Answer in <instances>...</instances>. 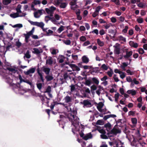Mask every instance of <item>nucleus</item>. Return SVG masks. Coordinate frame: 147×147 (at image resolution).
<instances>
[{
  "label": "nucleus",
  "instance_id": "41",
  "mask_svg": "<svg viewBox=\"0 0 147 147\" xmlns=\"http://www.w3.org/2000/svg\"><path fill=\"white\" fill-rule=\"evenodd\" d=\"M36 86L37 88L39 90H40L41 89L42 85L41 83H37L36 84Z\"/></svg>",
  "mask_w": 147,
  "mask_h": 147
},
{
  "label": "nucleus",
  "instance_id": "50",
  "mask_svg": "<svg viewBox=\"0 0 147 147\" xmlns=\"http://www.w3.org/2000/svg\"><path fill=\"white\" fill-rule=\"evenodd\" d=\"M90 88L91 90H95L96 89L97 87L95 85L93 84L91 86Z\"/></svg>",
  "mask_w": 147,
  "mask_h": 147
},
{
  "label": "nucleus",
  "instance_id": "34",
  "mask_svg": "<svg viewBox=\"0 0 147 147\" xmlns=\"http://www.w3.org/2000/svg\"><path fill=\"white\" fill-rule=\"evenodd\" d=\"M16 46L18 48H19L22 45V43L19 41V40L16 42Z\"/></svg>",
  "mask_w": 147,
  "mask_h": 147
},
{
  "label": "nucleus",
  "instance_id": "4",
  "mask_svg": "<svg viewBox=\"0 0 147 147\" xmlns=\"http://www.w3.org/2000/svg\"><path fill=\"white\" fill-rule=\"evenodd\" d=\"M125 121L121 119H119L117 121H116V123L118 124V126L120 127H122L125 125Z\"/></svg>",
  "mask_w": 147,
  "mask_h": 147
},
{
  "label": "nucleus",
  "instance_id": "3",
  "mask_svg": "<svg viewBox=\"0 0 147 147\" xmlns=\"http://www.w3.org/2000/svg\"><path fill=\"white\" fill-rule=\"evenodd\" d=\"M29 22L32 25L37 26L41 28H42L45 25L44 23L42 22H34L31 21H30Z\"/></svg>",
  "mask_w": 147,
  "mask_h": 147
},
{
  "label": "nucleus",
  "instance_id": "64",
  "mask_svg": "<svg viewBox=\"0 0 147 147\" xmlns=\"http://www.w3.org/2000/svg\"><path fill=\"white\" fill-rule=\"evenodd\" d=\"M117 20L114 17H113L111 18V21L113 23H115L116 22Z\"/></svg>",
  "mask_w": 147,
  "mask_h": 147
},
{
  "label": "nucleus",
  "instance_id": "10",
  "mask_svg": "<svg viewBox=\"0 0 147 147\" xmlns=\"http://www.w3.org/2000/svg\"><path fill=\"white\" fill-rule=\"evenodd\" d=\"M81 103L84 105V106L88 107H90L91 105V103L88 100H84Z\"/></svg>",
  "mask_w": 147,
  "mask_h": 147
},
{
  "label": "nucleus",
  "instance_id": "61",
  "mask_svg": "<svg viewBox=\"0 0 147 147\" xmlns=\"http://www.w3.org/2000/svg\"><path fill=\"white\" fill-rule=\"evenodd\" d=\"M92 33H95L96 35H98V31L97 29H94L92 32Z\"/></svg>",
  "mask_w": 147,
  "mask_h": 147
},
{
  "label": "nucleus",
  "instance_id": "40",
  "mask_svg": "<svg viewBox=\"0 0 147 147\" xmlns=\"http://www.w3.org/2000/svg\"><path fill=\"white\" fill-rule=\"evenodd\" d=\"M104 105V104L102 102H100L98 104L97 106V107H99L100 108H102Z\"/></svg>",
  "mask_w": 147,
  "mask_h": 147
},
{
  "label": "nucleus",
  "instance_id": "33",
  "mask_svg": "<svg viewBox=\"0 0 147 147\" xmlns=\"http://www.w3.org/2000/svg\"><path fill=\"white\" fill-rule=\"evenodd\" d=\"M104 126L106 128H108L110 129L111 127V125L108 122L107 123L105 124Z\"/></svg>",
  "mask_w": 147,
  "mask_h": 147
},
{
  "label": "nucleus",
  "instance_id": "9",
  "mask_svg": "<svg viewBox=\"0 0 147 147\" xmlns=\"http://www.w3.org/2000/svg\"><path fill=\"white\" fill-rule=\"evenodd\" d=\"M69 66L72 69L73 71H79L80 70V68L75 64H69Z\"/></svg>",
  "mask_w": 147,
  "mask_h": 147
},
{
  "label": "nucleus",
  "instance_id": "53",
  "mask_svg": "<svg viewBox=\"0 0 147 147\" xmlns=\"http://www.w3.org/2000/svg\"><path fill=\"white\" fill-rule=\"evenodd\" d=\"M64 42L66 45H70L71 43V41L69 40H67L64 41Z\"/></svg>",
  "mask_w": 147,
  "mask_h": 147
},
{
  "label": "nucleus",
  "instance_id": "14",
  "mask_svg": "<svg viewBox=\"0 0 147 147\" xmlns=\"http://www.w3.org/2000/svg\"><path fill=\"white\" fill-rule=\"evenodd\" d=\"M92 134L90 133L88 134H87L85 135L83 138V139L85 140H87L89 139L92 138Z\"/></svg>",
  "mask_w": 147,
  "mask_h": 147
},
{
  "label": "nucleus",
  "instance_id": "12",
  "mask_svg": "<svg viewBox=\"0 0 147 147\" xmlns=\"http://www.w3.org/2000/svg\"><path fill=\"white\" fill-rule=\"evenodd\" d=\"M126 55H124L123 57L125 59H127L132 55L133 52L131 51H126Z\"/></svg>",
  "mask_w": 147,
  "mask_h": 147
},
{
  "label": "nucleus",
  "instance_id": "44",
  "mask_svg": "<svg viewBox=\"0 0 147 147\" xmlns=\"http://www.w3.org/2000/svg\"><path fill=\"white\" fill-rule=\"evenodd\" d=\"M119 38L120 40H121L124 42L126 41L125 38L123 37L122 36H119Z\"/></svg>",
  "mask_w": 147,
  "mask_h": 147
},
{
  "label": "nucleus",
  "instance_id": "15",
  "mask_svg": "<svg viewBox=\"0 0 147 147\" xmlns=\"http://www.w3.org/2000/svg\"><path fill=\"white\" fill-rule=\"evenodd\" d=\"M64 99L65 100V102L68 103L71 102L72 99L71 97L69 96L68 95H67L65 97Z\"/></svg>",
  "mask_w": 147,
  "mask_h": 147
},
{
  "label": "nucleus",
  "instance_id": "26",
  "mask_svg": "<svg viewBox=\"0 0 147 147\" xmlns=\"http://www.w3.org/2000/svg\"><path fill=\"white\" fill-rule=\"evenodd\" d=\"M114 53L117 55H119L120 53V49L117 47H116L114 50Z\"/></svg>",
  "mask_w": 147,
  "mask_h": 147
},
{
  "label": "nucleus",
  "instance_id": "38",
  "mask_svg": "<svg viewBox=\"0 0 147 147\" xmlns=\"http://www.w3.org/2000/svg\"><path fill=\"white\" fill-rule=\"evenodd\" d=\"M23 27V25L22 24H19L13 25V28L18 27L21 28Z\"/></svg>",
  "mask_w": 147,
  "mask_h": 147
},
{
  "label": "nucleus",
  "instance_id": "42",
  "mask_svg": "<svg viewBox=\"0 0 147 147\" xmlns=\"http://www.w3.org/2000/svg\"><path fill=\"white\" fill-rule=\"evenodd\" d=\"M33 50L34 51V53L39 54L40 53V51L38 49L34 48L33 49Z\"/></svg>",
  "mask_w": 147,
  "mask_h": 147
},
{
  "label": "nucleus",
  "instance_id": "7",
  "mask_svg": "<svg viewBox=\"0 0 147 147\" xmlns=\"http://www.w3.org/2000/svg\"><path fill=\"white\" fill-rule=\"evenodd\" d=\"M42 70L44 72L46 75H49L51 69L49 68L43 66L42 68Z\"/></svg>",
  "mask_w": 147,
  "mask_h": 147
},
{
  "label": "nucleus",
  "instance_id": "63",
  "mask_svg": "<svg viewBox=\"0 0 147 147\" xmlns=\"http://www.w3.org/2000/svg\"><path fill=\"white\" fill-rule=\"evenodd\" d=\"M50 9L52 12H53L56 9V8L53 6H51L50 7Z\"/></svg>",
  "mask_w": 147,
  "mask_h": 147
},
{
  "label": "nucleus",
  "instance_id": "52",
  "mask_svg": "<svg viewBox=\"0 0 147 147\" xmlns=\"http://www.w3.org/2000/svg\"><path fill=\"white\" fill-rule=\"evenodd\" d=\"M98 131L102 134H105L106 133V132L105 130L103 129H99Z\"/></svg>",
  "mask_w": 147,
  "mask_h": 147
},
{
  "label": "nucleus",
  "instance_id": "48",
  "mask_svg": "<svg viewBox=\"0 0 147 147\" xmlns=\"http://www.w3.org/2000/svg\"><path fill=\"white\" fill-rule=\"evenodd\" d=\"M137 22L140 24H141L143 22V20L142 18H138L137 19Z\"/></svg>",
  "mask_w": 147,
  "mask_h": 147
},
{
  "label": "nucleus",
  "instance_id": "22",
  "mask_svg": "<svg viewBox=\"0 0 147 147\" xmlns=\"http://www.w3.org/2000/svg\"><path fill=\"white\" fill-rule=\"evenodd\" d=\"M98 88L99 89L96 91V93L98 96H100V92L101 91V90H103L104 89L103 87L101 86H98Z\"/></svg>",
  "mask_w": 147,
  "mask_h": 147
},
{
  "label": "nucleus",
  "instance_id": "37",
  "mask_svg": "<svg viewBox=\"0 0 147 147\" xmlns=\"http://www.w3.org/2000/svg\"><path fill=\"white\" fill-rule=\"evenodd\" d=\"M64 26H61L58 29L57 31L59 33H60L63 30Z\"/></svg>",
  "mask_w": 147,
  "mask_h": 147
},
{
  "label": "nucleus",
  "instance_id": "27",
  "mask_svg": "<svg viewBox=\"0 0 147 147\" xmlns=\"http://www.w3.org/2000/svg\"><path fill=\"white\" fill-rule=\"evenodd\" d=\"M97 41L98 44L99 46L102 47L104 45V42L102 41H101L99 39H97Z\"/></svg>",
  "mask_w": 147,
  "mask_h": 147
},
{
  "label": "nucleus",
  "instance_id": "58",
  "mask_svg": "<svg viewBox=\"0 0 147 147\" xmlns=\"http://www.w3.org/2000/svg\"><path fill=\"white\" fill-rule=\"evenodd\" d=\"M90 44L89 41L87 40L83 44V46H86Z\"/></svg>",
  "mask_w": 147,
  "mask_h": 147
},
{
  "label": "nucleus",
  "instance_id": "56",
  "mask_svg": "<svg viewBox=\"0 0 147 147\" xmlns=\"http://www.w3.org/2000/svg\"><path fill=\"white\" fill-rule=\"evenodd\" d=\"M131 121L133 124H135L137 122V120L136 118H132L131 119Z\"/></svg>",
  "mask_w": 147,
  "mask_h": 147
},
{
  "label": "nucleus",
  "instance_id": "23",
  "mask_svg": "<svg viewBox=\"0 0 147 147\" xmlns=\"http://www.w3.org/2000/svg\"><path fill=\"white\" fill-rule=\"evenodd\" d=\"M25 57H26L27 59H29L30 58L31 55L30 54V51L29 50H27L26 53L25 54L24 56V58Z\"/></svg>",
  "mask_w": 147,
  "mask_h": 147
},
{
  "label": "nucleus",
  "instance_id": "51",
  "mask_svg": "<svg viewBox=\"0 0 147 147\" xmlns=\"http://www.w3.org/2000/svg\"><path fill=\"white\" fill-rule=\"evenodd\" d=\"M101 138L103 139H107L108 137L107 136L105 135V134H102L100 135Z\"/></svg>",
  "mask_w": 147,
  "mask_h": 147
},
{
  "label": "nucleus",
  "instance_id": "21",
  "mask_svg": "<svg viewBox=\"0 0 147 147\" xmlns=\"http://www.w3.org/2000/svg\"><path fill=\"white\" fill-rule=\"evenodd\" d=\"M67 4L66 3L63 2L62 1L59 5V7L61 8L64 9L66 8Z\"/></svg>",
  "mask_w": 147,
  "mask_h": 147
},
{
  "label": "nucleus",
  "instance_id": "18",
  "mask_svg": "<svg viewBox=\"0 0 147 147\" xmlns=\"http://www.w3.org/2000/svg\"><path fill=\"white\" fill-rule=\"evenodd\" d=\"M45 78L47 82L51 81L53 79V77L52 76L47 75L45 77Z\"/></svg>",
  "mask_w": 147,
  "mask_h": 147
},
{
  "label": "nucleus",
  "instance_id": "43",
  "mask_svg": "<svg viewBox=\"0 0 147 147\" xmlns=\"http://www.w3.org/2000/svg\"><path fill=\"white\" fill-rule=\"evenodd\" d=\"M117 75L114 74L113 76V78L115 82H117L119 81V80L117 77Z\"/></svg>",
  "mask_w": 147,
  "mask_h": 147
},
{
  "label": "nucleus",
  "instance_id": "8",
  "mask_svg": "<svg viewBox=\"0 0 147 147\" xmlns=\"http://www.w3.org/2000/svg\"><path fill=\"white\" fill-rule=\"evenodd\" d=\"M24 35L25 37V41L26 43H28L29 42L28 39L30 36L32 35V33L31 32H28L26 34H24Z\"/></svg>",
  "mask_w": 147,
  "mask_h": 147
},
{
  "label": "nucleus",
  "instance_id": "25",
  "mask_svg": "<svg viewBox=\"0 0 147 147\" xmlns=\"http://www.w3.org/2000/svg\"><path fill=\"white\" fill-rule=\"evenodd\" d=\"M92 80L93 83L95 84L98 85L99 83V81L97 79V78L95 77L93 78Z\"/></svg>",
  "mask_w": 147,
  "mask_h": 147
},
{
  "label": "nucleus",
  "instance_id": "6",
  "mask_svg": "<svg viewBox=\"0 0 147 147\" xmlns=\"http://www.w3.org/2000/svg\"><path fill=\"white\" fill-rule=\"evenodd\" d=\"M35 67L30 68L29 70L26 71H24V73L26 75H28L31 73H34L35 71Z\"/></svg>",
  "mask_w": 147,
  "mask_h": 147
},
{
  "label": "nucleus",
  "instance_id": "45",
  "mask_svg": "<svg viewBox=\"0 0 147 147\" xmlns=\"http://www.w3.org/2000/svg\"><path fill=\"white\" fill-rule=\"evenodd\" d=\"M119 96V94L118 93H117V94H115V101H118Z\"/></svg>",
  "mask_w": 147,
  "mask_h": 147
},
{
  "label": "nucleus",
  "instance_id": "1",
  "mask_svg": "<svg viewBox=\"0 0 147 147\" xmlns=\"http://www.w3.org/2000/svg\"><path fill=\"white\" fill-rule=\"evenodd\" d=\"M76 111L75 110L71 111V113L68 115V117L69 120L71 121L72 124L75 123L73 120L75 121L77 119V117L76 116Z\"/></svg>",
  "mask_w": 147,
  "mask_h": 147
},
{
  "label": "nucleus",
  "instance_id": "46",
  "mask_svg": "<svg viewBox=\"0 0 147 147\" xmlns=\"http://www.w3.org/2000/svg\"><path fill=\"white\" fill-rule=\"evenodd\" d=\"M71 87L70 90L71 92H73L75 89V87L74 85L72 84L70 86Z\"/></svg>",
  "mask_w": 147,
  "mask_h": 147
},
{
  "label": "nucleus",
  "instance_id": "59",
  "mask_svg": "<svg viewBox=\"0 0 147 147\" xmlns=\"http://www.w3.org/2000/svg\"><path fill=\"white\" fill-rule=\"evenodd\" d=\"M126 80L127 82H130L132 81V79L130 76H128L126 78Z\"/></svg>",
  "mask_w": 147,
  "mask_h": 147
},
{
  "label": "nucleus",
  "instance_id": "39",
  "mask_svg": "<svg viewBox=\"0 0 147 147\" xmlns=\"http://www.w3.org/2000/svg\"><path fill=\"white\" fill-rule=\"evenodd\" d=\"M138 52L139 54H142L144 53V50L142 48H140L139 49Z\"/></svg>",
  "mask_w": 147,
  "mask_h": 147
},
{
  "label": "nucleus",
  "instance_id": "19",
  "mask_svg": "<svg viewBox=\"0 0 147 147\" xmlns=\"http://www.w3.org/2000/svg\"><path fill=\"white\" fill-rule=\"evenodd\" d=\"M78 65L81 67H83L84 69H90L91 68V66L86 65L83 66L82 64V63H79Z\"/></svg>",
  "mask_w": 147,
  "mask_h": 147
},
{
  "label": "nucleus",
  "instance_id": "60",
  "mask_svg": "<svg viewBox=\"0 0 147 147\" xmlns=\"http://www.w3.org/2000/svg\"><path fill=\"white\" fill-rule=\"evenodd\" d=\"M135 112L130 111L128 112L129 115H132L134 116L135 114Z\"/></svg>",
  "mask_w": 147,
  "mask_h": 147
},
{
  "label": "nucleus",
  "instance_id": "62",
  "mask_svg": "<svg viewBox=\"0 0 147 147\" xmlns=\"http://www.w3.org/2000/svg\"><path fill=\"white\" fill-rule=\"evenodd\" d=\"M101 9V7L100 6H99L97 7L96 8L95 11L96 12L99 13V11Z\"/></svg>",
  "mask_w": 147,
  "mask_h": 147
},
{
  "label": "nucleus",
  "instance_id": "55",
  "mask_svg": "<svg viewBox=\"0 0 147 147\" xmlns=\"http://www.w3.org/2000/svg\"><path fill=\"white\" fill-rule=\"evenodd\" d=\"M51 87L50 86H49L46 89L45 92L50 93L51 91Z\"/></svg>",
  "mask_w": 147,
  "mask_h": 147
},
{
  "label": "nucleus",
  "instance_id": "17",
  "mask_svg": "<svg viewBox=\"0 0 147 147\" xmlns=\"http://www.w3.org/2000/svg\"><path fill=\"white\" fill-rule=\"evenodd\" d=\"M53 63V61L52 59V57H49L48 59L46 60V63L49 65H51Z\"/></svg>",
  "mask_w": 147,
  "mask_h": 147
},
{
  "label": "nucleus",
  "instance_id": "47",
  "mask_svg": "<svg viewBox=\"0 0 147 147\" xmlns=\"http://www.w3.org/2000/svg\"><path fill=\"white\" fill-rule=\"evenodd\" d=\"M56 1L55 2L56 5L57 6L60 5V4L63 0H56Z\"/></svg>",
  "mask_w": 147,
  "mask_h": 147
},
{
  "label": "nucleus",
  "instance_id": "24",
  "mask_svg": "<svg viewBox=\"0 0 147 147\" xmlns=\"http://www.w3.org/2000/svg\"><path fill=\"white\" fill-rule=\"evenodd\" d=\"M11 17L13 18H15L19 17V15L18 13H14L10 14Z\"/></svg>",
  "mask_w": 147,
  "mask_h": 147
},
{
  "label": "nucleus",
  "instance_id": "49",
  "mask_svg": "<svg viewBox=\"0 0 147 147\" xmlns=\"http://www.w3.org/2000/svg\"><path fill=\"white\" fill-rule=\"evenodd\" d=\"M86 40V38L85 36H82L80 38V40L83 42L85 41Z\"/></svg>",
  "mask_w": 147,
  "mask_h": 147
},
{
  "label": "nucleus",
  "instance_id": "11",
  "mask_svg": "<svg viewBox=\"0 0 147 147\" xmlns=\"http://www.w3.org/2000/svg\"><path fill=\"white\" fill-rule=\"evenodd\" d=\"M80 10L79 9H77L76 11V13L77 16V19L79 20H80L82 19V16L80 15Z\"/></svg>",
  "mask_w": 147,
  "mask_h": 147
},
{
  "label": "nucleus",
  "instance_id": "32",
  "mask_svg": "<svg viewBox=\"0 0 147 147\" xmlns=\"http://www.w3.org/2000/svg\"><path fill=\"white\" fill-rule=\"evenodd\" d=\"M32 3H33L35 5H37L40 4L41 2L40 0H34Z\"/></svg>",
  "mask_w": 147,
  "mask_h": 147
},
{
  "label": "nucleus",
  "instance_id": "16",
  "mask_svg": "<svg viewBox=\"0 0 147 147\" xmlns=\"http://www.w3.org/2000/svg\"><path fill=\"white\" fill-rule=\"evenodd\" d=\"M129 44L131 47H133L135 48H137L138 46V45L137 43H134V42L133 41H130L129 42Z\"/></svg>",
  "mask_w": 147,
  "mask_h": 147
},
{
  "label": "nucleus",
  "instance_id": "31",
  "mask_svg": "<svg viewBox=\"0 0 147 147\" xmlns=\"http://www.w3.org/2000/svg\"><path fill=\"white\" fill-rule=\"evenodd\" d=\"M91 83V81L89 80H86L84 84L86 86H90Z\"/></svg>",
  "mask_w": 147,
  "mask_h": 147
},
{
  "label": "nucleus",
  "instance_id": "35",
  "mask_svg": "<svg viewBox=\"0 0 147 147\" xmlns=\"http://www.w3.org/2000/svg\"><path fill=\"white\" fill-rule=\"evenodd\" d=\"M7 69L9 70L10 71H11L12 72L15 73L16 72V70L13 68L7 67Z\"/></svg>",
  "mask_w": 147,
  "mask_h": 147
},
{
  "label": "nucleus",
  "instance_id": "28",
  "mask_svg": "<svg viewBox=\"0 0 147 147\" xmlns=\"http://www.w3.org/2000/svg\"><path fill=\"white\" fill-rule=\"evenodd\" d=\"M107 74L109 77H111L112 76V74H113V72L112 69H111L110 71H108Z\"/></svg>",
  "mask_w": 147,
  "mask_h": 147
},
{
  "label": "nucleus",
  "instance_id": "54",
  "mask_svg": "<svg viewBox=\"0 0 147 147\" xmlns=\"http://www.w3.org/2000/svg\"><path fill=\"white\" fill-rule=\"evenodd\" d=\"M128 28V27L127 26H125V28L123 30V32L125 33H126L127 32Z\"/></svg>",
  "mask_w": 147,
  "mask_h": 147
},
{
  "label": "nucleus",
  "instance_id": "36",
  "mask_svg": "<svg viewBox=\"0 0 147 147\" xmlns=\"http://www.w3.org/2000/svg\"><path fill=\"white\" fill-rule=\"evenodd\" d=\"M101 68H102L103 69L105 70H107L108 69V67L105 64L102 65Z\"/></svg>",
  "mask_w": 147,
  "mask_h": 147
},
{
  "label": "nucleus",
  "instance_id": "5",
  "mask_svg": "<svg viewBox=\"0 0 147 147\" xmlns=\"http://www.w3.org/2000/svg\"><path fill=\"white\" fill-rule=\"evenodd\" d=\"M121 132V131L119 129H117L114 127L110 131V134H113L115 135H117V134L120 133Z\"/></svg>",
  "mask_w": 147,
  "mask_h": 147
},
{
  "label": "nucleus",
  "instance_id": "29",
  "mask_svg": "<svg viewBox=\"0 0 147 147\" xmlns=\"http://www.w3.org/2000/svg\"><path fill=\"white\" fill-rule=\"evenodd\" d=\"M96 125H102L104 124L103 121L101 120H98L96 123Z\"/></svg>",
  "mask_w": 147,
  "mask_h": 147
},
{
  "label": "nucleus",
  "instance_id": "2",
  "mask_svg": "<svg viewBox=\"0 0 147 147\" xmlns=\"http://www.w3.org/2000/svg\"><path fill=\"white\" fill-rule=\"evenodd\" d=\"M45 11L43 9L38 10L37 11L34 12V16L36 18H39L40 16L43 13H45Z\"/></svg>",
  "mask_w": 147,
  "mask_h": 147
},
{
  "label": "nucleus",
  "instance_id": "57",
  "mask_svg": "<svg viewBox=\"0 0 147 147\" xmlns=\"http://www.w3.org/2000/svg\"><path fill=\"white\" fill-rule=\"evenodd\" d=\"M111 26H112V24L111 23L109 24L105 25H104L105 28L106 29H108Z\"/></svg>",
  "mask_w": 147,
  "mask_h": 147
},
{
  "label": "nucleus",
  "instance_id": "20",
  "mask_svg": "<svg viewBox=\"0 0 147 147\" xmlns=\"http://www.w3.org/2000/svg\"><path fill=\"white\" fill-rule=\"evenodd\" d=\"M82 61L83 63H87L89 62V59L86 57V56H84L82 57Z\"/></svg>",
  "mask_w": 147,
  "mask_h": 147
},
{
  "label": "nucleus",
  "instance_id": "13",
  "mask_svg": "<svg viewBox=\"0 0 147 147\" xmlns=\"http://www.w3.org/2000/svg\"><path fill=\"white\" fill-rule=\"evenodd\" d=\"M109 33L112 34L113 35L112 37L113 38H115V35L117 33V31L116 30L109 29L108 30Z\"/></svg>",
  "mask_w": 147,
  "mask_h": 147
},
{
  "label": "nucleus",
  "instance_id": "30",
  "mask_svg": "<svg viewBox=\"0 0 147 147\" xmlns=\"http://www.w3.org/2000/svg\"><path fill=\"white\" fill-rule=\"evenodd\" d=\"M11 2V0H5L3 1V3L4 5H7L10 3Z\"/></svg>",
  "mask_w": 147,
  "mask_h": 147
}]
</instances>
